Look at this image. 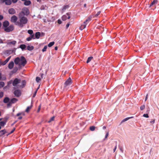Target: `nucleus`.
Instances as JSON below:
<instances>
[{
	"label": "nucleus",
	"instance_id": "obj_1",
	"mask_svg": "<svg viewBox=\"0 0 159 159\" xmlns=\"http://www.w3.org/2000/svg\"><path fill=\"white\" fill-rule=\"evenodd\" d=\"M14 62L16 64H18L20 67L24 66L27 63V61L25 57L21 56L20 58L17 57L14 60Z\"/></svg>",
	"mask_w": 159,
	"mask_h": 159
},
{
	"label": "nucleus",
	"instance_id": "obj_2",
	"mask_svg": "<svg viewBox=\"0 0 159 159\" xmlns=\"http://www.w3.org/2000/svg\"><path fill=\"white\" fill-rule=\"evenodd\" d=\"M20 22L17 21L16 25H18L20 27L22 28L24 25L26 24L28 21L27 18L24 16H21V15L19 16Z\"/></svg>",
	"mask_w": 159,
	"mask_h": 159
},
{
	"label": "nucleus",
	"instance_id": "obj_3",
	"mask_svg": "<svg viewBox=\"0 0 159 159\" xmlns=\"http://www.w3.org/2000/svg\"><path fill=\"white\" fill-rule=\"evenodd\" d=\"M92 18V16H90L84 22L83 24L80 27V29L82 30L84 29L85 28L86 25L89 23L91 20Z\"/></svg>",
	"mask_w": 159,
	"mask_h": 159
},
{
	"label": "nucleus",
	"instance_id": "obj_4",
	"mask_svg": "<svg viewBox=\"0 0 159 159\" xmlns=\"http://www.w3.org/2000/svg\"><path fill=\"white\" fill-rule=\"evenodd\" d=\"M20 79L15 78L12 82V85L14 86L13 89H16L20 88V84H18L20 82Z\"/></svg>",
	"mask_w": 159,
	"mask_h": 159
},
{
	"label": "nucleus",
	"instance_id": "obj_5",
	"mask_svg": "<svg viewBox=\"0 0 159 159\" xmlns=\"http://www.w3.org/2000/svg\"><path fill=\"white\" fill-rule=\"evenodd\" d=\"M29 9L27 8H24L23 9L22 11L20 13V15H21V14H23V15L27 16L29 14Z\"/></svg>",
	"mask_w": 159,
	"mask_h": 159
},
{
	"label": "nucleus",
	"instance_id": "obj_6",
	"mask_svg": "<svg viewBox=\"0 0 159 159\" xmlns=\"http://www.w3.org/2000/svg\"><path fill=\"white\" fill-rule=\"evenodd\" d=\"M14 27L13 25H11L9 26H8L4 29L5 31L7 32H9L12 31L14 30Z\"/></svg>",
	"mask_w": 159,
	"mask_h": 159
},
{
	"label": "nucleus",
	"instance_id": "obj_7",
	"mask_svg": "<svg viewBox=\"0 0 159 159\" xmlns=\"http://www.w3.org/2000/svg\"><path fill=\"white\" fill-rule=\"evenodd\" d=\"M157 0H154L150 5V7L152 9H154L156 7V5L157 3Z\"/></svg>",
	"mask_w": 159,
	"mask_h": 159
},
{
	"label": "nucleus",
	"instance_id": "obj_8",
	"mask_svg": "<svg viewBox=\"0 0 159 159\" xmlns=\"http://www.w3.org/2000/svg\"><path fill=\"white\" fill-rule=\"evenodd\" d=\"M70 13H67L66 14V15H64L62 17V20H63L65 21L67 19H69L70 18Z\"/></svg>",
	"mask_w": 159,
	"mask_h": 159
},
{
	"label": "nucleus",
	"instance_id": "obj_9",
	"mask_svg": "<svg viewBox=\"0 0 159 159\" xmlns=\"http://www.w3.org/2000/svg\"><path fill=\"white\" fill-rule=\"evenodd\" d=\"M15 90L14 92V94L15 96L17 97H19L21 94L20 91L18 89H15Z\"/></svg>",
	"mask_w": 159,
	"mask_h": 159
},
{
	"label": "nucleus",
	"instance_id": "obj_10",
	"mask_svg": "<svg viewBox=\"0 0 159 159\" xmlns=\"http://www.w3.org/2000/svg\"><path fill=\"white\" fill-rule=\"evenodd\" d=\"M71 84V80L70 78L68 79L64 84V87L66 88L67 86L70 85Z\"/></svg>",
	"mask_w": 159,
	"mask_h": 159
},
{
	"label": "nucleus",
	"instance_id": "obj_11",
	"mask_svg": "<svg viewBox=\"0 0 159 159\" xmlns=\"http://www.w3.org/2000/svg\"><path fill=\"white\" fill-rule=\"evenodd\" d=\"M17 20V17L15 16H13L11 18V21L13 23H15L16 25V21Z\"/></svg>",
	"mask_w": 159,
	"mask_h": 159
},
{
	"label": "nucleus",
	"instance_id": "obj_12",
	"mask_svg": "<svg viewBox=\"0 0 159 159\" xmlns=\"http://www.w3.org/2000/svg\"><path fill=\"white\" fill-rule=\"evenodd\" d=\"M11 57V56L9 57L8 58H7L4 61L1 62V65H6L7 62L9 61Z\"/></svg>",
	"mask_w": 159,
	"mask_h": 159
},
{
	"label": "nucleus",
	"instance_id": "obj_13",
	"mask_svg": "<svg viewBox=\"0 0 159 159\" xmlns=\"http://www.w3.org/2000/svg\"><path fill=\"white\" fill-rule=\"evenodd\" d=\"M14 66V63L13 61H11L10 62L8 65V68L11 70L12 69Z\"/></svg>",
	"mask_w": 159,
	"mask_h": 159
},
{
	"label": "nucleus",
	"instance_id": "obj_14",
	"mask_svg": "<svg viewBox=\"0 0 159 159\" xmlns=\"http://www.w3.org/2000/svg\"><path fill=\"white\" fill-rule=\"evenodd\" d=\"M9 13L11 14H14L16 13L15 10L13 8H11L9 10Z\"/></svg>",
	"mask_w": 159,
	"mask_h": 159
},
{
	"label": "nucleus",
	"instance_id": "obj_15",
	"mask_svg": "<svg viewBox=\"0 0 159 159\" xmlns=\"http://www.w3.org/2000/svg\"><path fill=\"white\" fill-rule=\"evenodd\" d=\"M9 22L6 20L3 22V27H5V28H6L9 26Z\"/></svg>",
	"mask_w": 159,
	"mask_h": 159
},
{
	"label": "nucleus",
	"instance_id": "obj_16",
	"mask_svg": "<svg viewBox=\"0 0 159 159\" xmlns=\"http://www.w3.org/2000/svg\"><path fill=\"white\" fill-rule=\"evenodd\" d=\"M26 84V82L25 80H23L21 82V84L20 85V88H23Z\"/></svg>",
	"mask_w": 159,
	"mask_h": 159
},
{
	"label": "nucleus",
	"instance_id": "obj_17",
	"mask_svg": "<svg viewBox=\"0 0 159 159\" xmlns=\"http://www.w3.org/2000/svg\"><path fill=\"white\" fill-rule=\"evenodd\" d=\"M40 36V33L39 32H36L35 34V38L37 39L39 38Z\"/></svg>",
	"mask_w": 159,
	"mask_h": 159
},
{
	"label": "nucleus",
	"instance_id": "obj_18",
	"mask_svg": "<svg viewBox=\"0 0 159 159\" xmlns=\"http://www.w3.org/2000/svg\"><path fill=\"white\" fill-rule=\"evenodd\" d=\"M16 41H12L11 42H8L7 43V44L8 45H10L11 44H12L13 45H15L16 44Z\"/></svg>",
	"mask_w": 159,
	"mask_h": 159
},
{
	"label": "nucleus",
	"instance_id": "obj_19",
	"mask_svg": "<svg viewBox=\"0 0 159 159\" xmlns=\"http://www.w3.org/2000/svg\"><path fill=\"white\" fill-rule=\"evenodd\" d=\"M10 100L9 98L8 97H6L4 98L3 100V102L4 103H8Z\"/></svg>",
	"mask_w": 159,
	"mask_h": 159
},
{
	"label": "nucleus",
	"instance_id": "obj_20",
	"mask_svg": "<svg viewBox=\"0 0 159 159\" xmlns=\"http://www.w3.org/2000/svg\"><path fill=\"white\" fill-rule=\"evenodd\" d=\"M31 4V2L29 0H26L25 1L24 4L26 6H28Z\"/></svg>",
	"mask_w": 159,
	"mask_h": 159
},
{
	"label": "nucleus",
	"instance_id": "obj_21",
	"mask_svg": "<svg viewBox=\"0 0 159 159\" xmlns=\"http://www.w3.org/2000/svg\"><path fill=\"white\" fill-rule=\"evenodd\" d=\"M6 132L5 129H3L0 131V136H2Z\"/></svg>",
	"mask_w": 159,
	"mask_h": 159
},
{
	"label": "nucleus",
	"instance_id": "obj_22",
	"mask_svg": "<svg viewBox=\"0 0 159 159\" xmlns=\"http://www.w3.org/2000/svg\"><path fill=\"white\" fill-rule=\"evenodd\" d=\"M34 48V47L33 46H28L27 47V49L29 51H31L33 50Z\"/></svg>",
	"mask_w": 159,
	"mask_h": 159
},
{
	"label": "nucleus",
	"instance_id": "obj_23",
	"mask_svg": "<svg viewBox=\"0 0 159 159\" xmlns=\"http://www.w3.org/2000/svg\"><path fill=\"white\" fill-rule=\"evenodd\" d=\"M17 101V99L16 98H12L11 99V102L12 103V104H13V103H15Z\"/></svg>",
	"mask_w": 159,
	"mask_h": 159
},
{
	"label": "nucleus",
	"instance_id": "obj_24",
	"mask_svg": "<svg viewBox=\"0 0 159 159\" xmlns=\"http://www.w3.org/2000/svg\"><path fill=\"white\" fill-rule=\"evenodd\" d=\"M5 3L7 5H10L11 4V0H7Z\"/></svg>",
	"mask_w": 159,
	"mask_h": 159
},
{
	"label": "nucleus",
	"instance_id": "obj_25",
	"mask_svg": "<svg viewBox=\"0 0 159 159\" xmlns=\"http://www.w3.org/2000/svg\"><path fill=\"white\" fill-rule=\"evenodd\" d=\"M69 7V6L68 5H65L63 7L62 10L63 11H64L66 9H68Z\"/></svg>",
	"mask_w": 159,
	"mask_h": 159
},
{
	"label": "nucleus",
	"instance_id": "obj_26",
	"mask_svg": "<svg viewBox=\"0 0 159 159\" xmlns=\"http://www.w3.org/2000/svg\"><path fill=\"white\" fill-rule=\"evenodd\" d=\"M26 46L25 44H21L20 45V47L22 49L24 50L26 48Z\"/></svg>",
	"mask_w": 159,
	"mask_h": 159
},
{
	"label": "nucleus",
	"instance_id": "obj_27",
	"mask_svg": "<svg viewBox=\"0 0 159 159\" xmlns=\"http://www.w3.org/2000/svg\"><path fill=\"white\" fill-rule=\"evenodd\" d=\"M6 79V78L5 77H2V74L0 73V80H5Z\"/></svg>",
	"mask_w": 159,
	"mask_h": 159
},
{
	"label": "nucleus",
	"instance_id": "obj_28",
	"mask_svg": "<svg viewBox=\"0 0 159 159\" xmlns=\"http://www.w3.org/2000/svg\"><path fill=\"white\" fill-rule=\"evenodd\" d=\"M32 106H28V107L26 110H25V111L27 112H29V111L30 110V109L31 108H32Z\"/></svg>",
	"mask_w": 159,
	"mask_h": 159
},
{
	"label": "nucleus",
	"instance_id": "obj_29",
	"mask_svg": "<svg viewBox=\"0 0 159 159\" xmlns=\"http://www.w3.org/2000/svg\"><path fill=\"white\" fill-rule=\"evenodd\" d=\"M133 116H132V117H127V118H125L124 119L121 121V122H124L127 120H128L130 118H133Z\"/></svg>",
	"mask_w": 159,
	"mask_h": 159
},
{
	"label": "nucleus",
	"instance_id": "obj_30",
	"mask_svg": "<svg viewBox=\"0 0 159 159\" xmlns=\"http://www.w3.org/2000/svg\"><path fill=\"white\" fill-rule=\"evenodd\" d=\"M47 7L46 5H43L41 6L40 9L41 10H43L44 9H47Z\"/></svg>",
	"mask_w": 159,
	"mask_h": 159
},
{
	"label": "nucleus",
	"instance_id": "obj_31",
	"mask_svg": "<svg viewBox=\"0 0 159 159\" xmlns=\"http://www.w3.org/2000/svg\"><path fill=\"white\" fill-rule=\"evenodd\" d=\"M101 12V11H98L96 14H95L94 16H93V17H98L99 15L100 14Z\"/></svg>",
	"mask_w": 159,
	"mask_h": 159
},
{
	"label": "nucleus",
	"instance_id": "obj_32",
	"mask_svg": "<svg viewBox=\"0 0 159 159\" xmlns=\"http://www.w3.org/2000/svg\"><path fill=\"white\" fill-rule=\"evenodd\" d=\"M4 85L5 84L3 82L1 81L0 82V88H1L4 87Z\"/></svg>",
	"mask_w": 159,
	"mask_h": 159
},
{
	"label": "nucleus",
	"instance_id": "obj_33",
	"mask_svg": "<svg viewBox=\"0 0 159 159\" xmlns=\"http://www.w3.org/2000/svg\"><path fill=\"white\" fill-rule=\"evenodd\" d=\"M55 43L54 42H50L48 45V47H50L52 46Z\"/></svg>",
	"mask_w": 159,
	"mask_h": 159
},
{
	"label": "nucleus",
	"instance_id": "obj_34",
	"mask_svg": "<svg viewBox=\"0 0 159 159\" xmlns=\"http://www.w3.org/2000/svg\"><path fill=\"white\" fill-rule=\"evenodd\" d=\"M93 57H88V58L87 60V62H86L87 63H89L92 60V59H93Z\"/></svg>",
	"mask_w": 159,
	"mask_h": 159
},
{
	"label": "nucleus",
	"instance_id": "obj_35",
	"mask_svg": "<svg viewBox=\"0 0 159 159\" xmlns=\"http://www.w3.org/2000/svg\"><path fill=\"white\" fill-rule=\"evenodd\" d=\"M55 117L54 116H53L52 117H51L50 118V120L48 121V123H50L51 121H53L54 120Z\"/></svg>",
	"mask_w": 159,
	"mask_h": 159
},
{
	"label": "nucleus",
	"instance_id": "obj_36",
	"mask_svg": "<svg viewBox=\"0 0 159 159\" xmlns=\"http://www.w3.org/2000/svg\"><path fill=\"white\" fill-rule=\"evenodd\" d=\"M95 127L94 126H91L90 127V129L92 131H93L95 130Z\"/></svg>",
	"mask_w": 159,
	"mask_h": 159
},
{
	"label": "nucleus",
	"instance_id": "obj_37",
	"mask_svg": "<svg viewBox=\"0 0 159 159\" xmlns=\"http://www.w3.org/2000/svg\"><path fill=\"white\" fill-rule=\"evenodd\" d=\"M28 33L30 35H32L33 33V31L32 30H29L28 31Z\"/></svg>",
	"mask_w": 159,
	"mask_h": 159
},
{
	"label": "nucleus",
	"instance_id": "obj_38",
	"mask_svg": "<svg viewBox=\"0 0 159 159\" xmlns=\"http://www.w3.org/2000/svg\"><path fill=\"white\" fill-rule=\"evenodd\" d=\"M47 48V46H45L42 49V51L43 52H44L46 51V49Z\"/></svg>",
	"mask_w": 159,
	"mask_h": 159
},
{
	"label": "nucleus",
	"instance_id": "obj_39",
	"mask_svg": "<svg viewBox=\"0 0 159 159\" xmlns=\"http://www.w3.org/2000/svg\"><path fill=\"white\" fill-rule=\"evenodd\" d=\"M145 108V106L144 105H143L141 106L140 107V109L141 110H143Z\"/></svg>",
	"mask_w": 159,
	"mask_h": 159
},
{
	"label": "nucleus",
	"instance_id": "obj_40",
	"mask_svg": "<svg viewBox=\"0 0 159 159\" xmlns=\"http://www.w3.org/2000/svg\"><path fill=\"white\" fill-rule=\"evenodd\" d=\"M5 124V123L4 121H2L0 122V125L2 126H4Z\"/></svg>",
	"mask_w": 159,
	"mask_h": 159
},
{
	"label": "nucleus",
	"instance_id": "obj_41",
	"mask_svg": "<svg viewBox=\"0 0 159 159\" xmlns=\"http://www.w3.org/2000/svg\"><path fill=\"white\" fill-rule=\"evenodd\" d=\"M40 80L41 79L40 77H36V80L37 82H39Z\"/></svg>",
	"mask_w": 159,
	"mask_h": 159
},
{
	"label": "nucleus",
	"instance_id": "obj_42",
	"mask_svg": "<svg viewBox=\"0 0 159 159\" xmlns=\"http://www.w3.org/2000/svg\"><path fill=\"white\" fill-rule=\"evenodd\" d=\"M12 103L11 102H8V104H7V106L8 107H10L11 105H12Z\"/></svg>",
	"mask_w": 159,
	"mask_h": 159
},
{
	"label": "nucleus",
	"instance_id": "obj_43",
	"mask_svg": "<svg viewBox=\"0 0 159 159\" xmlns=\"http://www.w3.org/2000/svg\"><path fill=\"white\" fill-rule=\"evenodd\" d=\"M32 39V38L30 36L29 37L27 38H26V40L27 41H30Z\"/></svg>",
	"mask_w": 159,
	"mask_h": 159
},
{
	"label": "nucleus",
	"instance_id": "obj_44",
	"mask_svg": "<svg viewBox=\"0 0 159 159\" xmlns=\"http://www.w3.org/2000/svg\"><path fill=\"white\" fill-rule=\"evenodd\" d=\"M3 96V93L2 92H0V98H2Z\"/></svg>",
	"mask_w": 159,
	"mask_h": 159
},
{
	"label": "nucleus",
	"instance_id": "obj_45",
	"mask_svg": "<svg viewBox=\"0 0 159 159\" xmlns=\"http://www.w3.org/2000/svg\"><path fill=\"white\" fill-rule=\"evenodd\" d=\"M17 70H18V68L17 67H15L14 68V69H13V72H16L17 71Z\"/></svg>",
	"mask_w": 159,
	"mask_h": 159
},
{
	"label": "nucleus",
	"instance_id": "obj_46",
	"mask_svg": "<svg viewBox=\"0 0 159 159\" xmlns=\"http://www.w3.org/2000/svg\"><path fill=\"white\" fill-rule=\"evenodd\" d=\"M143 116L144 117H146V118H148L149 117V116H148V114H144L143 115Z\"/></svg>",
	"mask_w": 159,
	"mask_h": 159
},
{
	"label": "nucleus",
	"instance_id": "obj_47",
	"mask_svg": "<svg viewBox=\"0 0 159 159\" xmlns=\"http://www.w3.org/2000/svg\"><path fill=\"white\" fill-rule=\"evenodd\" d=\"M12 84V80H11L9 81L7 83V86H9L10 84Z\"/></svg>",
	"mask_w": 159,
	"mask_h": 159
},
{
	"label": "nucleus",
	"instance_id": "obj_48",
	"mask_svg": "<svg viewBox=\"0 0 159 159\" xmlns=\"http://www.w3.org/2000/svg\"><path fill=\"white\" fill-rule=\"evenodd\" d=\"M155 123V120L154 119H152V120L150 121V123L151 124H154Z\"/></svg>",
	"mask_w": 159,
	"mask_h": 159
},
{
	"label": "nucleus",
	"instance_id": "obj_49",
	"mask_svg": "<svg viewBox=\"0 0 159 159\" xmlns=\"http://www.w3.org/2000/svg\"><path fill=\"white\" fill-rule=\"evenodd\" d=\"M30 36L33 39H34L35 38L34 37V34H32V35H30Z\"/></svg>",
	"mask_w": 159,
	"mask_h": 159
},
{
	"label": "nucleus",
	"instance_id": "obj_50",
	"mask_svg": "<svg viewBox=\"0 0 159 159\" xmlns=\"http://www.w3.org/2000/svg\"><path fill=\"white\" fill-rule=\"evenodd\" d=\"M7 0H0V3H3L5 2Z\"/></svg>",
	"mask_w": 159,
	"mask_h": 159
},
{
	"label": "nucleus",
	"instance_id": "obj_51",
	"mask_svg": "<svg viewBox=\"0 0 159 159\" xmlns=\"http://www.w3.org/2000/svg\"><path fill=\"white\" fill-rule=\"evenodd\" d=\"M108 134H109L108 133V132L106 134V135H105V139H104V140L105 139H106L108 137Z\"/></svg>",
	"mask_w": 159,
	"mask_h": 159
},
{
	"label": "nucleus",
	"instance_id": "obj_52",
	"mask_svg": "<svg viewBox=\"0 0 159 159\" xmlns=\"http://www.w3.org/2000/svg\"><path fill=\"white\" fill-rule=\"evenodd\" d=\"M57 22L59 24H60L61 23L62 21L60 20L59 19L58 20Z\"/></svg>",
	"mask_w": 159,
	"mask_h": 159
},
{
	"label": "nucleus",
	"instance_id": "obj_53",
	"mask_svg": "<svg viewBox=\"0 0 159 159\" xmlns=\"http://www.w3.org/2000/svg\"><path fill=\"white\" fill-rule=\"evenodd\" d=\"M40 108H41V105H39V106L38 110L37 111V112H39L40 110Z\"/></svg>",
	"mask_w": 159,
	"mask_h": 159
},
{
	"label": "nucleus",
	"instance_id": "obj_54",
	"mask_svg": "<svg viewBox=\"0 0 159 159\" xmlns=\"http://www.w3.org/2000/svg\"><path fill=\"white\" fill-rule=\"evenodd\" d=\"M23 114V113H19L18 114H17L16 115V116H19L21 115H22Z\"/></svg>",
	"mask_w": 159,
	"mask_h": 159
},
{
	"label": "nucleus",
	"instance_id": "obj_55",
	"mask_svg": "<svg viewBox=\"0 0 159 159\" xmlns=\"http://www.w3.org/2000/svg\"><path fill=\"white\" fill-rule=\"evenodd\" d=\"M37 90H36L33 95V97H35V96L36 95V94L37 93Z\"/></svg>",
	"mask_w": 159,
	"mask_h": 159
},
{
	"label": "nucleus",
	"instance_id": "obj_56",
	"mask_svg": "<svg viewBox=\"0 0 159 159\" xmlns=\"http://www.w3.org/2000/svg\"><path fill=\"white\" fill-rule=\"evenodd\" d=\"M69 25H70V24L69 23H67L66 25V28L67 29L68 27H69Z\"/></svg>",
	"mask_w": 159,
	"mask_h": 159
},
{
	"label": "nucleus",
	"instance_id": "obj_57",
	"mask_svg": "<svg viewBox=\"0 0 159 159\" xmlns=\"http://www.w3.org/2000/svg\"><path fill=\"white\" fill-rule=\"evenodd\" d=\"M116 148H117V145H116L115 147V148H114V149H113V151H114V152L116 149Z\"/></svg>",
	"mask_w": 159,
	"mask_h": 159
},
{
	"label": "nucleus",
	"instance_id": "obj_58",
	"mask_svg": "<svg viewBox=\"0 0 159 159\" xmlns=\"http://www.w3.org/2000/svg\"><path fill=\"white\" fill-rule=\"evenodd\" d=\"M120 151L122 152L123 153V149L122 148H120Z\"/></svg>",
	"mask_w": 159,
	"mask_h": 159
},
{
	"label": "nucleus",
	"instance_id": "obj_59",
	"mask_svg": "<svg viewBox=\"0 0 159 159\" xmlns=\"http://www.w3.org/2000/svg\"><path fill=\"white\" fill-rule=\"evenodd\" d=\"M148 94H147L146 96V97H145V101H146V100H147V99H148Z\"/></svg>",
	"mask_w": 159,
	"mask_h": 159
},
{
	"label": "nucleus",
	"instance_id": "obj_60",
	"mask_svg": "<svg viewBox=\"0 0 159 159\" xmlns=\"http://www.w3.org/2000/svg\"><path fill=\"white\" fill-rule=\"evenodd\" d=\"M15 129L14 128L11 131V132L10 134H11L12 133L14 132V131H15Z\"/></svg>",
	"mask_w": 159,
	"mask_h": 159
},
{
	"label": "nucleus",
	"instance_id": "obj_61",
	"mask_svg": "<svg viewBox=\"0 0 159 159\" xmlns=\"http://www.w3.org/2000/svg\"><path fill=\"white\" fill-rule=\"evenodd\" d=\"M12 1L13 3H16L17 2V0H12Z\"/></svg>",
	"mask_w": 159,
	"mask_h": 159
},
{
	"label": "nucleus",
	"instance_id": "obj_62",
	"mask_svg": "<svg viewBox=\"0 0 159 159\" xmlns=\"http://www.w3.org/2000/svg\"><path fill=\"white\" fill-rule=\"evenodd\" d=\"M3 18V16L2 15H0V20H2Z\"/></svg>",
	"mask_w": 159,
	"mask_h": 159
},
{
	"label": "nucleus",
	"instance_id": "obj_63",
	"mask_svg": "<svg viewBox=\"0 0 159 159\" xmlns=\"http://www.w3.org/2000/svg\"><path fill=\"white\" fill-rule=\"evenodd\" d=\"M3 43V42L2 40L0 39V43Z\"/></svg>",
	"mask_w": 159,
	"mask_h": 159
},
{
	"label": "nucleus",
	"instance_id": "obj_64",
	"mask_svg": "<svg viewBox=\"0 0 159 159\" xmlns=\"http://www.w3.org/2000/svg\"><path fill=\"white\" fill-rule=\"evenodd\" d=\"M22 117L20 116L18 118V119L19 120H20V119H22Z\"/></svg>",
	"mask_w": 159,
	"mask_h": 159
}]
</instances>
